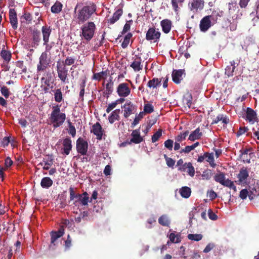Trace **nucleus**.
<instances>
[{
  "instance_id": "f257e3e1",
  "label": "nucleus",
  "mask_w": 259,
  "mask_h": 259,
  "mask_svg": "<svg viewBox=\"0 0 259 259\" xmlns=\"http://www.w3.org/2000/svg\"><path fill=\"white\" fill-rule=\"evenodd\" d=\"M61 106L57 104L52 107L49 120L54 128H57L62 125L66 119L65 113L61 112Z\"/></svg>"
},
{
  "instance_id": "f03ea898",
  "label": "nucleus",
  "mask_w": 259,
  "mask_h": 259,
  "mask_svg": "<svg viewBox=\"0 0 259 259\" xmlns=\"http://www.w3.org/2000/svg\"><path fill=\"white\" fill-rule=\"evenodd\" d=\"M96 6L94 4L83 6L77 12V20L78 23H84L88 21L92 15L96 12Z\"/></svg>"
},
{
  "instance_id": "7ed1b4c3",
  "label": "nucleus",
  "mask_w": 259,
  "mask_h": 259,
  "mask_svg": "<svg viewBox=\"0 0 259 259\" xmlns=\"http://www.w3.org/2000/svg\"><path fill=\"white\" fill-rule=\"evenodd\" d=\"M96 27L92 21L84 23L80 28V36L87 41H90L94 37Z\"/></svg>"
},
{
  "instance_id": "20e7f679",
  "label": "nucleus",
  "mask_w": 259,
  "mask_h": 259,
  "mask_svg": "<svg viewBox=\"0 0 259 259\" xmlns=\"http://www.w3.org/2000/svg\"><path fill=\"white\" fill-rule=\"evenodd\" d=\"M50 60L48 59L46 52H42L39 58V62L37 65V72L45 71L49 66Z\"/></svg>"
},
{
  "instance_id": "39448f33",
  "label": "nucleus",
  "mask_w": 259,
  "mask_h": 259,
  "mask_svg": "<svg viewBox=\"0 0 259 259\" xmlns=\"http://www.w3.org/2000/svg\"><path fill=\"white\" fill-rule=\"evenodd\" d=\"M57 71L58 73V76L61 81L64 82H68L67 76L68 75V70L65 66L62 65L60 61L57 63Z\"/></svg>"
},
{
  "instance_id": "423d86ee",
  "label": "nucleus",
  "mask_w": 259,
  "mask_h": 259,
  "mask_svg": "<svg viewBox=\"0 0 259 259\" xmlns=\"http://www.w3.org/2000/svg\"><path fill=\"white\" fill-rule=\"evenodd\" d=\"M89 144L87 141L80 137L76 141L77 152L81 155H85L87 153Z\"/></svg>"
},
{
  "instance_id": "0eeeda50",
  "label": "nucleus",
  "mask_w": 259,
  "mask_h": 259,
  "mask_svg": "<svg viewBox=\"0 0 259 259\" xmlns=\"http://www.w3.org/2000/svg\"><path fill=\"white\" fill-rule=\"evenodd\" d=\"M160 35L161 33L158 29L156 30L154 27H150L146 33V39L147 40H153V42H156L159 40Z\"/></svg>"
},
{
  "instance_id": "6e6552de",
  "label": "nucleus",
  "mask_w": 259,
  "mask_h": 259,
  "mask_svg": "<svg viewBox=\"0 0 259 259\" xmlns=\"http://www.w3.org/2000/svg\"><path fill=\"white\" fill-rule=\"evenodd\" d=\"M116 92L120 97L125 98L131 94V89L129 84L126 82L119 84L117 87Z\"/></svg>"
},
{
  "instance_id": "1a4fd4ad",
  "label": "nucleus",
  "mask_w": 259,
  "mask_h": 259,
  "mask_svg": "<svg viewBox=\"0 0 259 259\" xmlns=\"http://www.w3.org/2000/svg\"><path fill=\"white\" fill-rule=\"evenodd\" d=\"M204 6V0H192L189 4V8L193 13H196L198 10H201L203 9Z\"/></svg>"
},
{
  "instance_id": "9d476101",
  "label": "nucleus",
  "mask_w": 259,
  "mask_h": 259,
  "mask_svg": "<svg viewBox=\"0 0 259 259\" xmlns=\"http://www.w3.org/2000/svg\"><path fill=\"white\" fill-rule=\"evenodd\" d=\"M91 132L96 135L97 140H101L104 133V130L102 128L100 123L97 122L92 126Z\"/></svg>"
},
{
  "instance_id": "9b49d317",
  "label": "nucleus",
  "mask_w": 259,
  "mask_h": 259,
  "mask_svg": "<svg viewBox=\"0 0 259 259\" xmlns=\"http://www.w3.org/2000/svg\"><path fill=\"white\" fill-rule=\"evenodd\" d=\"M124 114L125 118H127L130 115L136 111V107L131 102L127 101L123 105Z\"/></svg>"
},
{
  "instance_id": "f8f14e48",
  "label": "nucleus",
  "mask_w": 259,
  "mask_h": 259,
  "mask_svg": "<svg viewBox=\"0 0 259 259\" xmlns=\"http://www.w3.org/2000/svg\"><path fill=\"white\" fill-rule=\"evenodd\" d=\"M141 54H138L135 55L133 59L134 60L130 66L136 72H138L142 69L143 66L141 65L142 59L141 57Z\"/></svg>"
},
{
  "instance_id": "ddd939ff",
  "label": "nucleus",
  "mask_w": 259,
  "mask_h": 259,
  "mask_svg": "<svg viewBox=\"0 0 259 259\" xmlns=\"http://www.w3.org/2000/svg\"><path fill=\"white\" fill-rule=\"evenodd\" d=\"M245 119L251 124H253L257 120L256 113L251 108L247 107Z\"/></svg>"
},
{
  "instance_id": "4468645a",
  "label": "nucleus",
  "mask_w": 259,
  "mask_h": 259,
  "mask_svg": "<svg viewBox=\"0 0 259 259\" xmlns=\"http://www.w3.org/2000/svg\"><path fill=\"white\" fill-rule=\"evenodd\" d=\"M212 25L211 21L209 20V16L204 17L200 21L199 28L202 32H206Z\"/></svg>"
},
{
  "instance_id": "2eb2a0df",
  "label": "nucleus",
  "mask_w": 259,
  "mask_h": 259,
  "mask_svg": "<svg viewBox=\"0 0 259 259\" xmlns=\"http://www.w3.org/2000/svg\"><path fill=\"white\" fill-rule=\"evenodd\" d=\"M64 234V228L61 226L57 231H52L51 232V244L55 245V242L59 238Z\"/></svg>"
},
{
  "instance_id": "dca6fc26",
  "label": "nucleus",
  "mask_w": 259,
  "mask_h": 259,
  "mask_svg": "<svg viewBox=\"0 0 259 259\" xmlns=\"http://www.w3.org/2000/svg\"><path fill=\"white\" fill-rule=\"evenodd\" d=\"M40 80L41 83L47 85L48 87L52 86L51 84L54 81L52 74L50 71L45 72Z\"/></svg>"
},
{
  "instance_id": "f3484780",
  "label": "nucleus",
  "mask_w": 259,
  "mask_h": 259,
  "mask_svg": "<svg viewBox=\"0 0 259 259\" xmlns=\"http://www.w3.org/2000/svg\"><path fill=\"white\" fill-rule=\"evenodd\" d=\"M249 176V172L247 168L242 167L240 169L239 174L237 175L238 179V184L246 183V180Z\"/></svg>"
},
{
  "instance_id": "a211bd4d",
  "label": "nucleus",
  "mask_w": 259,
  "mask_h": 259,
  "mask_svg": "<svg viewBox=\"0 0 259 259\" xmlns=\"http://www.w3.org/2000/svg\"><path fill=\"white\" fill-rule=\"evenodd\" d=\"M9 18L12 28L15 30L18 27V20L16 12L14 9H10Z\"/></svg>"
},
{
  "instance_id": "6ab92c4d",
  "label": "nucleus",
  "mask_w": 259,
  "mask_h": 259,
  "mask_svg": "<svg viewBox=\"0 0 259 259\" xmlns=\"http://www.w3.org/2000/svg\"><path fill=\"white\" fill-rule=\"evenodd\" d=\"M239 61L238 63H235L234 60L230 62V65L227 66L225 68V74L228 77L233 76L234 75V70L236 67L239 65Z\"/></svg>"
},
{
  "instance_id": "aec40b11",
  "label": "nucleus",
  "mask_w": 259,
  "mask_h": 259,
  "mask_svg": "<svg viewBox=\"0 0 259 259\" xmlns=\"http://www.w3.org/2000/svg\"><path fill=\"white\" fill-rule=\"evenodd\" d=\"M185 70L182 69L174 70L172 73V79L173 81L176 83H180L182 79V75L184 73Z\"/></svg>"
},
{
  "instance_id": "412c9836",
  "label": "nucleus",
  "mask_w": 259,
  "mask_h": 259,
  "mask_svg": "<svg viewBox=\"0 0 259 259\" xmlns=\"http://www.w3.org/2000/svg\"><path fill=\"white\" fill-rule=\"evenodd\" d=\"M71 140L70 138H66L63 141V152L66 155L69 154L70 151L72 149V145L71 144Z\"/></svg>"
},
{
  "instance_id": "4be33fe9",
  "label": "nucleus",
  "mask_w": 259,
  "mask_h": 259,
  "mask_svg": "<svg viewBox=\"0 0 259 259\" xmlns=\"http://www.w3.org/2000/svg\"><path fill=\"white\" fill-rule=\"evenodd\" d=\"M160 25L162 27V31L167 34L169 33L171 30L172 22L169 19H163L160 22Z\"/></svg>"
},
{
  "instance_id": "5701e85b",
  "label": "nucleus",
  "mask_w": 259,
  "mask_h": 259,
  "mask_svg": "<svg viewBox=\"0 0 259 259\" xmlns=\"http://www.w3.org/2000/svg\"><path fill=\"white\" fill-rule=\"evenodd\" d=\"M41 31L42 34L43 41L45 42V44H47V42H49V38L52 32V30L50 26L45 25L42 27Z\"/></svg>"
},
{
  "instance_id": "b1692460",
  "label": "nucleus",
  "mask_w": 259,
  "mask_h": 259,
  "mask_svg": "<svg viewBox=\"0 0 259 259\" xmlns=\"http://www.w3.org/2000/svg\"><path fill=\"white\" fill-rule=\"evenodd\" d=\"M33 39V47H36L39 45L41 40L40 32L37 29H34L32 32Z\"/></svg>"
},
{
  "instance_id": "393cba45",
  "label": "nucleus",
  "mask_w": 259,
  "mask_h": 259,
  "mask_svg": "<svg viewBox=\"0 0 259 259\" xmlns=\"http://www.w3.org/2000/svg\"><path fill=\"white\" fill-rule=\"evenodd\" d=\"M132 138L131 140L132 143L139 144L143 140V138L140 136L139 130H134L132 134Z\"/></svg>"
},
{
  "instance_id": "a878e982",
  "label": "nucleus",
  "mask_w": 259,
  "mask_h": 259,
  "mask_svg": "<svg viewBox=\"0 0 259 259\" xmlns=\"http://www.w3.org/2000/svg\"><path fill=\"white\" fill-rule=\"evenodd\" d=\"M120 109H115L111 113V114L108 117L109 122L112 124L116 120H119L120 119L119 114L120 113Z\"/></svg>"
},
{
  "instance_id": "bb28decb",
  "label": "nucleus",
  "mask_w": 259,
  "mask_h": 259,
  "mask_svg": "<svg viewBox=\"0 0 259 259\" xmlns=\"http://www.w3.org/2000/svg\"><path fill=\"white\" fill-rule=\"evenodd\" d=\"M123 11L121 9H117L113 14V16L108 21V23L113 24L118 21L122 15Z\"/></svg>"
},
{
  "instance_id": "cd10ccee",
  "label": "nucleus",
  "mask_w": 259,
  "mask_h": 259,
  "mask_svg": "<svg viewBox=\"0 0 259 259\" xmlns=\"http://www.w3.org/2000/svg\"><path fill=\"white\" fill-rule=\"evenodd\" d=\"M202 136V133L200 132L199 127H198L190 134L188 139L191 141H194L200 139Z\"/></svg>"
},
{
  "instance_id": "c85d7f7f",
  "label": "nucleus",
  "mask_w": 259,
  "mask_h": 259,
  "mask_svg": "<svg viewBox=\"0 0 259 259\" xmlns=\"http://www.w3.org/2000/svg\"><path fill=\"white\" fill-rule=\"evenodd\" d=\"M249 150L247 149H242L240 150V158L242 159L243 162H246L248 163H250V156H248V153Z\"/></svg>"
},
{
  "instance_id": "c756f323",
  "label": "nucleus",
  "mask_w": 259,
  "mask_h": 259,
  "mask_svg": "<svg viewBox=\"0 0 259 259\" xmlns=\"http://www.w3.org/2000/svg\"><path fill=\"white\" fill-rule=\"evenodd\" d=\"M53 182L49 177H45L41 179L40 185L42 188L48 189L53 185Z\"/></svg>"
},
{
  "instance_id": "7c9ffc66",
  "label": "nucleus",
  "mask_w": 259,
  "mask_h": 259,
  "mask_svg": "<svg viewBox=\"0 0 259 259\" xmlns=\"http://www.w3.org/2000/svg\"><path fill=\"white\" fill-rule=\"evenodd\" d=\"M158 223L162 226L169 227L170 221L166 214H163L158 219Z\"/></svg>"
},
{
  "instance_id": "2f4dec72",
  "label": "nucleus",
  "mask_w": 259,
  "mask_h": 259,
  "mask_svg": "<svg viewBox=\"0 0 259 259\" xmlns=\"http://www.w3.org/2000/svg\"><path fill=\"white\" fill-rule=\"evenodd\" d=\"M185 0H171V4L173 10L176 13H178L180 10V7H182Z\"/></svg>"
},
{
  "instance_id": "473e14b6",
  "label": "nucleus",
  "mask_w": 259,
  "mask_h": 259,
  "mask_svg": "<svg viewBox=\"0 0 259 259\" xmlns=\"http://www.w3.org/2000/svg\"><path fill=\"white\" fill-rule=\"evenodd\" d=\"M54 93V100L57 103H60L63 100V94L61 89L52 90Z\"/></svg>"
},
{
  "instance_id": "72a5a7b5",
  "label": "nucleus",
  "mask_w": 259,
  "mask_h": 259,
  "mask_svg": "<svg viewBox=\"0 0 259 259\" xmlns=\"http://www.w3.org/2000/svg\"><path fill=\"white\" fill-rule=\"evenodd\" d=\"M63 5L61 2L56 1V3L51 7V12L54 14L59 13L62 10Z\"/></svg>"
},
{
  "instance_id": "f704fd0d",
  "label": "nucleus",
  "mask_w": 259,
  "mask_h": 259,
  "mask_svg": "<svg viewBox=\"0 0 259 259\" xmlns=\"http://www.w3.org/2000/svg\"><path fill=\"white\" fill-rule=\"evenodd\" d=\"M1 56L7 64L10 61L12 58L11 52L5 49H2L1 52Z\"/></svg>"
},
{
  "instance_id": "c9c22d12",
  "label": "nucleus",
  "mask_w": 259,
  "mask_h": 259,
  "mask_svg": "<svg viewBox=\"0 0 259 259\" xmlns=\"http://www.w3.org/2000/svg\"><path fill=\"white\" fill-rule=\"evenodd\" d=\"M179 192L182 197L188 198L191 195V190L189 187L185 186L180 189Z\"/></svg>"
},
{
  "instance_id": "e433bc0d",
  "label": "nucleus",
  "mask_w": 259,
  "mask_h": 259,
  "mask_svg": "<svg viewBox=\"0 0 259 259\" xmlns=\"http://www.w3.org/2000/svg\"><path fill=\"white\" fill-rule=\"evenodd\" d=\"M161 79L157 78H153L152 79L150 80L148 83L147 86L150 88H156L161 84Z\"/></svg>"
},
{
  "instance_id": "4c0bfd02",
  "label": "nucleus",
  "mask_w": 259,
  "mask_h": 259,
  "mask_svg": "<svg viewBox=\"0 0 259 259\" xmlns=\"http://www.w3.org/2000/svg\"><path fill=\"white\" fill-rule=\"evenodd\" d=\"M170 241L175 243H178L181 241V235L179 234H175L174 233H171L169 235Z\"/></svg>"
},
{
  "instance_id": "58836bf2",
  "label": "nucleus",
  "mask_w": 259,
  "mask_h": 259,
  "mask_svg": "<svg viewBox=\"0 0 259 259\" xmlns=\"http://www.w3.org/2000/svg\"><path fill=\"white\" fill-rule=\"evenodd\" d=\"M222 121L223 123L227 124L229 122V119L224 117L223 115H219L212 121V124H217Z\"/></svg>"
},
{
  "instance_id": "ea45409f",
  "label": "nucleus",
  "mask_w": 259,
  "mask_h": 259,
  "mask_svg": "<svg viewBox=\"0 0 259 259\" xmlns=\"http://www.w3.org/2000/svg\"><path fill=\"white\" fill-rule=\"evenodd\" d=\"M206 161L209 162L210 165L212 167H215L216 164L214 163L213 153L207 152Z\"/></svg>"
},
{
  "instance_id": "a19ab883",
  "label": "nucleus",
  "mask_w": 259,
  "mask_h": 259,
  "mask_svg": "<svg viewBox=\"0 0 259 259\" xmlns=\"http://www.w3.org/2000/svg\"><path fill=\"white\" fill-rule=\"evenodd\" d=\"M187 237L190 240L199 241L202 239L203 236L201 234H189Z\"/></svg>"
},
{
  "instance_id": "79ce46f5",
  "label": "nucleus",
  "mask_w": 259,
  "mask_h": 259,
  "mask_svg": "<svg viewBox=\"0 0 259 259\" xmlns=\"http://www.w3.org/2000/svg\"><path fill=\"white\" fill-rule=\"evenodd\" d=\"M189 133V131H186L185 132L181 133L175 138V141L181 143L183 141L186 139V137Z\"/></svg>"
},
{
  "instance_id": "37998d69",
  "label": "nucleus",
  "mask_w": 259,
  "mask_h": 259,
  "mask_svg": "<svg viewBox=\"0 0 259 259\" xmlns=\"http://www.w3.org/2000/svg\"><path fill=\"white\" fill-rule=\"evenodd\" d=\"M184 101L190 108L192 103V96L191 93H187L184 97Z\"/></svg>"
},
{
  "instance_id": "c03bdc74",
  "label": "nucleus",
  "mask_w": 259,
  "mask_h": 259,
  "mask_svg": "<svg viewBox=\"0 0 259 259\" xmlns=\"http://www.w3.org/2000/svg\"><path fill=\"white\" fill-rule=\"evenodd\" d=\"M133 34L131 33H128L124 37V40L121 44L122 48H126L130 43V39L132 37Z\"/></svg>"
},
{
  "instance_id": "a18cd8bd",
  "label": "nucleus",
  "mask_w": 259,
  "mask_h": 259,
  "mask_svg": "<svg viewBox=\"0 0 259 259\" xmlns=\"http://www.w3.org/2000/svg\"><path fill=\"white\" fill-rule=\"evenodd\" d=\"M214 179L215 182H218L222 185L225 180V174L223 172L217 174L214 177Z\"/></svg>"
},
{
  "instance_id": "49530a36",
  "label": "nucleus",
  "mask_w": 259,
  "mask_h": 259,
  "mask_svg": "<svg viewBox=\"0 0 259 259\" xmlns=\"http://www.w3.org/2000/svg\"><path fill=\"white\" fill-rule=\"evenodd\" d=\"M222 185L229 187L231 189H232L235 191H236V187L234 185V182L233 181H231L229 179L225 180L224 182H223Z\"/></svg>"
},
{
  "instance_id": "de8ad7c7",
  "label": "nucleus",
  "mask_w": 259,
  "mask_h": 259,
  "mask_svg": "<svg viewBox=\"0 0 259 259\" xmlns=\"http://www.w3.org/2000/svg\"><path fill=\"white\" fill-rule=\"evenodd\" d=\"M162 130L161 128H159L155 133L153 134L151 138L152 143H155L159 140V139L162 136Z\"/></svg>"
},
{
  "instance_id": "09e8293b",
  "label": "nucleus",
  "mask_w": 259,
  "mask_h": 259,
  "mask_svg": "<svg viewBox=\"0 0 259 259\" xmlns=\"http://www.w3.org/2000/svg\"><path fill=\"white\" fill-rule=\"evenodd\" d=\"M75 58L72 57L68 56L64 62L63 66H70L74 64Z\"/></svg>"
},
{
  "instance_id": "8fccbe9b",
  "label": "nucleus",
  "mask_w": 259,
  "mask_h": 259,
  "mask_svg": "<svg viewBox=\"0 0 259 259\" xmlns=\"http://www.w3.org/2000/svg\"><path fill=\"white\" fill-rule=\"evenodd\" d=\"M207 16H209V20L211 21V24L213 25V24L217 23L218 20V16L221 17V15H219V13H217L215 11L213 12L211 15H208Z\"/></svg>"
},
{
  "instance_id": "3c124183",
  "label": "nucleus",
  "mask_w": 259,
  "mask_h": 259,
  "mask_svg": "<svg viewBox=\"0 0 259 259\" xmlns=\"http://www.w3.org/2000/svg\"><path fill=\"white\" fill-rule=\"evenodd\" d=\"M188 166L186 172H188V175L191 177H193L195 175V169L194 166L192 165L191 162H188Z\"/></svg>"
},
{
  "instance_id": "603ef678",
  "label": "nucleus",
  "mask_w": 259,
  "mask_h": 259,
  "mask_svg": "<svg viewBox=\"0 0 259 259\" xmlns=\"http://www.w3.org/2000/svg\"><path fill=\"white\" fill-rule=\"evenodd\" d=\"M163 157L166 161L167 165L168 167H172L175 164V161L171 158L168 157L166 154H164Z\"/></svg>"
},
{
  "instance_id": "864d4df0",
  "label": "nucleus",
  "mask_w": 259,
  "mask_h": 259,
  "mask_svg": "<svg viewBox=\"0 0 259 259\" xmlns=\"http://www.w3.org/2000/svg\"><path fill=\"white\" fill-rule=\"evenodd\" d=\"M113 91V85L107 83L106 85V90L104 92L105 95H107V97L111 95Z\"/></svg>"
},
{
  "instance_id": "5fc2aeb1",
  "label": "nucleus",
  "mask_w": 259,
  "mask_h": 259,
  "mask_svg": "<svg viewBox=\"0 0 259 259\" xmlns=\"http://www.w3.org/2000/svg\"><path fill=\"white\" fill-rule=\"evenodd\" d=\"M1 91L2 94L6 98H9V97L10 96V92L9 91V89H8L7 87H6L5 86L1 87Z\"/></svg>"
},
{
  "instance_id": "6e6d98bb",
  "label": "nucleus",
  "mask_w": 259,
  "mask_h": 259,
  "mask_svg": "<svg viewBox=\"0 0 259 259\" xmlns=\"http://www.w3.org/2000/svg\"><path fill=\"white\" fill-rule=\"evenodd\" d=\"M144 111L146 113H151L154 111L153 106L150 104H146L144 107Z\"/></svg>"
},
{
  "instance_id": "4d7b16f0",
  "label": "nucleus",
  "mask_w": 259,
  "mask_h": 259,
  "mask_svg": "<svg viewBox=\"0 0 259 259\" xmlns=\"http://www.w3.org/2000/svg\"><path fill=\"white\" fill-rule=\"evenodd\" d=\"M164 144L165 148H166L169 150H172L174 144V141L172 140L168 139L166 140L164 142Z\"/></svg>"
},
{
  "instance_id": "13d9d810",
  "label": "nucleus",
  "mask_w": 259,
  "mask_h": 259,
  "mask_svg": "<svg viewBox=\"0 0 259 259\" xmlns=\"http://www.w3.org/2000/svg\"><path fill=\"white\" fill-rule=\"evenodd\" d=\"M212 176V172L210 169L205 170L202 175V177L203 179L206 180H209Z\"/></svg>"
},
{
  "instance_id": "bf43d9fd",
  "label": "nucleus",
  "mask_w": 259,
  "mask_h": 259,
  "mask_svg": "<svg viewBox=\"0 0 259 259\" xmlns=\"http://www.w3.org/2000/svg\"><path fill=\"white\" fill-rule=\"evenodd\" d=\"M68 133L72 136V137H74L76 135V129L74 125L72 124V123L69 122V131Z\"/></svg>"
},
{
  "instance_id": "052dcab7",
  "label": "nucleus",
  "mask_w": 259,
  "mask_h": 259,
  "mask_svg": "<svg viewBox=\"0 0 259 259\" xmlns=\"http://www.w3.org/2000/svg\"><path fill=\"white\" fill-rule=\"evenodd\" d=\"M247 196H249V192L246 189L241 190L239 194V197L243 200L245 199Z\"/></svg>"
},
{
  "instance_id": "680f3d73",
  "label": "nucleus",
  "mask_w": 259,
  "mask_h": 259,
  "mask_svg": "<svg viewBox=\"0 0 259 259\" xmlns=\"http://www.w3.org/2000/svg\"><path fill=\"white\" fill-rule=\"evenodd\" d=\"M143 112H140L138 116H136L133 122L132 123L133 126H135L137 125L139 122V121L143 118Z\"/></svg>"
},
{
  "instance_id": "e2e57ef3",
  "label": "nucleus",
  "mask_w": 259,
  "mask_h": 259,
  "mask_svg": "<svg viewBox=\"0 0 259 259\" xmlns=\"http://www.w3.org/2000/svg\"><path fill=\"white\" fill-rule=\"evenodd\" d=\"M132 22V20H130L128 21H127L126 23L125 24L123 30L121 32V34H123L125 33L126 32H127L131 28V23Z\"/></svg>"
},
{
  "instance_id": "0e129e2a",
  "label": "nucleus",
  "mask_w": 259,
  "mask_h": 259,
  "mask_svg": "<svg viewBox=\"0 0 259 259\" xmlns=\"http://www.w3.org/2000/svg\"><path fill=\"white\" fill-rule=\"evenodd\" d=\"M249 198L250 200L253 199L254 197L257 195L256 190L253 188L251 190L249 189Z\"/></svg>"
},
{
  "instance_id": "69168bd1",
  "label": "nucleus",
  "mask_w": 259,
  "mask_h": 259,
  "mask_svg": "<svg viewBox=\"0 0 259 259\" xmlns=\"http://www.w3.org/2000/svg\"><path fill=\"white\" fill-rule=\"evenodd\" d=\"M208 215L209 218L213 221H215L218 219L217 215L211 209H209L208 210Z\"/></svg>"
},
{
  "instance_id": "338daca9",
  "label": "nucleus",
  "mask_w": 259,
  "mask_h": 259,
  "mask_svg": "<svg viewBox=\"0 0 259 259\" xmlns=\"http://www.w3.org/2000/svg\"><path fill=\"white\" fill-rule=\"evenodd\" d=\"M248 130L247 127H240L238 130V131L236 133V136L237 137H239L241 135L244 134Z\"/></svg>"
},
{
  "instance_id": "774afa93",
  "label": "nucleus",
  "mask_w": 259,
  "mask_h": 259,
  "mask_svg": "<svg viewBox=\"0 0 259 259\" xmlns=\"http://www.w3.org/2000/svg\"><path fill=\"white\" fill-rule=\"evenodd\" d=\"M40 88L42 89V91L45 93L46 94V93H50V89H51L52 90V89L53 88V86L52 85V86H50V87H48L47 85H45L44 84L41 83V84L40 85Z\"/></svg>"
}]
</instances>
